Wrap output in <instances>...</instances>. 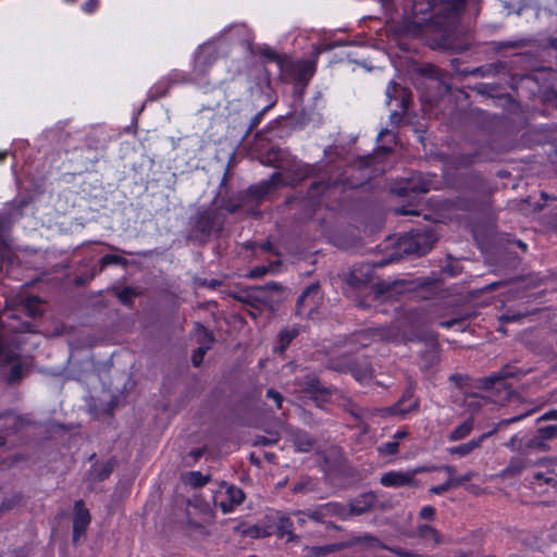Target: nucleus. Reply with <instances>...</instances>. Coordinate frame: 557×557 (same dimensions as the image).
I'll use <instances>...</instances> for the list:
<instances>
[{
  "instance_id": "20",
  "label": "nucleus",
  "mask_w": 557,
  "mask_h": 557,
  "mask_svg": "<svg viewBox=\"0 0 557 557\" xmlns=\"http://www.w3.org/2000/svg\"><path fill=\"white\" fill-rule=\"evenodd\" d=\"M318 292H319L318 284H311L301 293V295L298 297V300H297V309H298L299 313L305 309L306 304L309 300L311 301V307L309 310L311 311L315 307V305L318 302L317 301Z\"/></svg>"
},
{
  "instance_id": "15",
  "label": "nucleus",
  "mask_w": 557,
  "mask_h": 557,
  "mask_svg": "<svg viewBox=\"0 0 557 557\" xmlns=\"http://www.w3.org/2000/svg\"><path fill=\"white\" fill-rule=\"evenodd\" d=\"M289 72L297 82L309 81L315 72V63L312 61H297L289 64Z\"/></svg>"
},
{
  "instance_id": "6",
  "label": "nucleus",
  "mask_w": 557,
  "mask_h": 557,
  "mask_svg": "<svg viewBox=\"0 0 557 557\" xmlns=\"http://www.w3.org/2000/svg\"><path fill=\"white\" fill-rule=\"evenodd\" d=\"M421 469H413L410 471H388L381 475L380 483L386 487H401V486H416V474L421 472Z\"/></svg>"
},
{
  "instance_id": "61",
  "label": "nucleus",
  "mask_w": 557,
  "mask_h": 557,
  "mask_svg": "<svg viewBox=\"0 0 557 557\" xmlns=\"http://www.w3.org/2000/svg\"><path fill=\"white\" fill-rule=\"evenodd\" d=\"M408 436V432L405 431V430H398L394 436H393V440L394 441H397L399 443V441L406 438Z\"/></svg>"
},
{
  "instance_id": "18",
  "label": "nucleus",
  "mask_w": 557,
  "mask_h": 557,
  "mask_svg": "<svg viewBox=\"0 0 557 557\" xmlns=\"http://www.w3.org/2000/svg\"><path fill=\"white\" fill-rule=\"evenodd\" d=\"M385 94H386L388 104H391V102L394 99L398 100V98H400L399 101H400V108L403 109V111H406L408 109L409 101H410V95L407 92V90L405 88L391 82L386 87Z\"/></svg>"
},
{
  "instance_id": "44",
  "label": "nucleus",
  "mask_w": 557,
  "mask_h": 557,
  "mask_svg": "<svg viewBox=\"0 0 557 557\" xmlns=\"http://www.w3.org/2000/svg\"><path fill=\"white\" fill-rule=\"evenodd\" d=\"M436 510L433 506H423L419 511V518L426 521H433L435 519Z\"/></svg>"
},
{
  "instance_id": "5",
  "label": "nucleus",
  "mask_w": 557,
  "mask_h": 557,
  "mask_svg": "<svg viewBox=\"0 0 557 557\" xmlns=\"http://www.w3.org/2000/svg\"><path fill=\"white\" fill-rule=\"evenodd\" d=\"M32 198L27 195H20L8 202L0 212V220L3 223H14L24 215V210L30 205Z\"/></svg>"
},
{
  "instance_id": "43",
  "label": "nucleus",
  "mask_w": 557,
  "mask_h": 557,
  "mask_svg": "<svg viewBox=\"0 0 557 557\" xmlns=\"http://www.w3.org/2000/svg\"><path fill=\"white\" fill-rule=\"evenodd\" d=\"M454 478H448L447 481L441 485H435V486H432L429 492L431 494H434V495H441V494H444L445 492H447L450 487L455 486L454 483Z\"/></svg>"
},
{
  "instance_id": "22",
  "label": "nucleus",
  "mask_w": 557,
  "mask_h": 557,
  "mask_svg": "<svg viewBox=\"0 0 557 557\" xmlns=\"http://www.w3.org/2000/svg\"><path fill=\"white\" fill-rule=\"evenodd\" d=\"M435 238L433 234L420 235L417 233L413 238L416 245L413 251L418 255H425L432 247Z\"/></svg>"
},
{
  "instance_id": "16",
  "label": "nucleus",
  "mask_w": 557,
  "mask_h": 557,
  "mask_svg": "<svg viewBox=\"0 0 557 557\" xmlns=\"http://www.w3.org/2000/svg\"><path fill=\"white\" fill-rule=\"evenodd\" d=\"M282 174L280 172H275L271 175V177L267 181L260 182L258 185L251 186L249 191L252 196L257 198H263L277 186L283 185Z\"/></svg>"
},
{
  "instance_id": "40",
  "label": "nucleus",
  "mask_w": 557,
  "mask_h": 557,
  "mask_svg": "<svg viewBox=\"0 0 557 557\" xmlns=\"http://www.w3.org/2000/svg\"><path fill=\"white\" fill-rule=\"evenodd\" d=\"M23 376V369L20 364H15L13 366L9 373H8V376H7V381L10 383V384H14L16 382H18Z\"/></svg>"
},
{
  "instance_id": "34",
  "label": "nucleus",
  "mask_w": 557,
  "mask_h": 557,
  "mask_svg": "<svg viewBox=\"0 0 557 557\" xmlns=\"http://www.w3.org/2000/svg\"><path fill=\"white\" fill-rule=\"evenodd\" d=\"M527 448L545 451L549 447H548L546 441H544L539 434H536L534 437H532L531 440L528 441Z\"/></svg>"
},
{
  "instance_id": "37",
  "label": "nucleus",
  "mask_w": 557,
  "mask_h": 557,
  "mask_svg": "<svg viewBox=\"0 0 557 557\" xmlns=\"http://www.w3.org/2000/svg\"><path fill=\"white\" fill-rule=\"evenodd\" d=\"M40 301L36 297H29L24 301V308L29 312L30 315H36L40 312Z\"/></svg>"
},
{
  "instance_id": "36",
  "label": "nucleus",
  "mask_w": 557,
  "mask_h": 557,
  "mask_svg": "<svg viewBox=\"0 0 557 557\" xmlns=\"http://www.w3.org/2000/svg\"><path fill=\"white\" fill-rule=\"evenodd\" d=\"M484 404V398L479 397L476 395L469 396L466 398V405L472 412L479 411Z\"/></svg>"
},
{
  "instance_id": "1",
  "label": "nucleus",
  "mask_w": 557,
  "mask_h": 557,
  "mask_svg": "<svg viewBox=\"0 0 557 557\" xmlns=\"http://www.w3.org/2000/svg\"><path fill=\"white\" fill-rule=\"evenodd\" d=\"M465 0H381L386 13H397L400 10L417 27L434 24L446 29L453 25Z\"/></svg>"
},
{
  "instance_id": "46",
  "label": "nucleus",
  "mask_w": 557,
  "mask_h": 557,
  "mask_svg": "<svg viewBox=\"0 0 557 557\" xmlns=\"http://www.w3.org/2000/svg\"><path fill=\"white\" fill-rule=\"evenodd\" d=\"M295 168L301 178L310 176L315 171V165L310 164H295Z\"/></svg>"
},
{
  "instance_id": "57",
  "label": "nucleus",
  "mask_w": 557,
  "mask_h": 557,
  "mask_svg": "<svg viewBox=\"0 0 557 557\" xmlns=\"http://www.w3.org/2000/svg\"><path fill=\"white\" fill-rule=\"evenodd\" d=\"M263 116V111H260L258 112L252 119H251V122H250V126H249V129H253L255 127H257L261 121Z\"/></svg>"
},
{
  "instance_id": "13",
  "label": "nucleus",
  "mask_w": 557,
  "mask_h": 557,
  "mask_svg": "<svg viewBox=\"0 0 557 557\" xmlns=\"http://www.w3.org/2000/svg\"><path fill=\"white\" fill-rule=\"evenodd\" d=\"M196 227L202 234H210L221 230V221L215 210H206L198 215Z\"/></svg>"
},
{
  "instance_id": "3",
  "label": "nucleus",
  "mask_w": 557,
  "mask_h": 557,
  "mask_svg": "<svg viewBox=\"0 0 557 557\" xmlns=\"http://www.w3.org/2000/svg\"><path fill=\"white\" fill-rule=\"evenodd\" d=\"M244 499L245 494L242 488L223 483L220 485L214 496V505L220 508L223 513H230L234 511Z\"/></svg>"
},
{
  "instance_id": "11",
  "label": "nucleus",
  "mask_w": 557,
  "mask_h": 557,
  "mask_svg": "<svg viewBox=\"0 0 557 557\" xmlns=\"http://www.w3.org/2000/svg\"><path fill=\"white\" fill-rule=\"evenodd\" d=\"M376 502V495L373 492L363 493L354 498L347 507V519L352 515H362L369 511Z\"/></svg>"
},
{
  "instance_id": "62",
  "label": "nucleus",
  "mask_w": 557,
  "mask_h": 557,
  "mask_svg": "<svg viewBox=\"0 0 557 557\" xmlns=\"http://www.w3.org/2000/svg\"><path fill=\"white\" fill-rule=\"evenodd\" d=\"M518 319H520V315H510V314H508V313H507V314H504V315L502 317V321H504V322H512V321H516V320H518Z\"/></svg>"
},
{
  "instance_id": "45",
  "label": "nucleus",
  "mask_w": 557,
  "mask_h": 557,
  "mask_svg": "<svg viewBox=\"0 0 557 557\" xmlns=\"http://www.w3.org/2000/svg\"><path fill=\"white\" fill-rule=\"evenodd\" d=\"M530 413H531V411H528L525 413L518 414V416H515L509 419H503L496 424V426L494 429H496V432H497L503 426H506L510 423H515V422H519V421L523 420L525 417L530 416Z\"/></svg>"
},
{
  "instance_id": "48",
  "label": "nucleus",
  "mask_w": 557,
  "mask_h": 557,
  "mask_svg": "<svg viewBox=\"0 0 557 557\" xmlns=\"http://www.w3.org/2000/svg\"><path fill=\"white\" fill-rule=\"evenodd\" d=\"M265 396L267 398L272 399L274 401L277 409L282 408V403L284 398L278 392L274 391L273 388H270L268 389Z\"/></svg>"
},
{
  "instance_id": "28",
  "label": "nucleus",
  "mask_w": 557,
  "mask_h": 557,
  "mask_svg": "<svg viewBox=\"0 0 557 557\" xmlns=\"http://www.w3.org/2000/svg\"><path fill=\"white\" fill-rule=\"evenodd\" d=\"M527 468L524 459L516 457L511 458L507 467L504 469L505 475H516L521 473Z\"/></svg>"
},
{
  "instance_id": "39",
  "label": "nucleus",
  "mask_w": 557,
  "mask_h": 557,
  "mask_svg": "<svg viewBox=\"0 0 557 557\" xmlns=\"http://www.w3.org/2000/svg\"><path fill=\"white\" fill-rule=\"evenodd\" d=\"M297 335L298 331L296 329L282 331L280 333L282 349H284Z\"/></svg>"
},
{
  "instance_id": "59",
  "label": "nucleus",
  "mask_w": 557,
  "mask_h": 557,
  "mask_svg": "<svg viewBox=\"0 0 557 557\" xmlns=\"http://www.w3.org/2000/svg\"><path fill=\"white\" fill-rule=\"evenodd\" d=\"M352 375H354V376L356 377V380H358L359 382H363V381H366V380H368V379H370V377H371V374H370V373H368V372L360 373V372H358V371H356V370H352Z\"/></svg>"
},
{
  "instance_id": "53",
  "label": "nucleus",
  "mask_w": 557,
  "mask_h": 557,
  "mask_svg": "<svg viewBox=\"0 0 557 557\" xmlns=\"http://www.w3.org/2000/svg\"><path fill=\"white\" fill-rule=\"evenodd\" d=\"M98 8V0H88L83 5L82 9L85 13L91 14Z\"/></svg>"
},
{
  "instance_id": "50",
  "label": "nucleus",
  "mask_w": 557,
  "mask_h": 557,
  "mask_svg": "<svg viewBox=\"0 0 557 557\" xmlns=\"http://www.w3.org/2000/svg\"><path fill=\"white\" fill-rule=\"evenodd\" d=\"M506 446L513 451L519 450L521 446V440L518 434L512 435L506 443Z\"/></svg>"
},
{
  "instance_id": "23",
  "label": "nucleus",
  "mask_w": 557,
  "mask_h": 557,
  "mask_svg": "<svg viewBox=\"0 0 557 557\" xmlns=\"http://www.w3.org/2000/svg\"><path fill=\"white\" fill-rule=\"evenodd\" d=\"M286 152L281 149H272L265 156V159L262 161L264 164L272 165L276 169L286 170L287 165L284 162V156Z\"/></svg>"
},
{
  "instance_id": "12",
  "label": "nucleus",
  "mask_w": 557,
  "mask_h": 557,
  "mask_svg": "<svg viewBox=\"0 0 557 557\" xmlns=\"http://www.w3.org/2000/svg\"><path fill=\"white\" fill-rule=\"evenodd\" d=\"M419 403L417 399H412L411 391H406L401 399L395 405L385 409V412L389 416H399L404 418L407 413L417 410Z\"/></svg>"
},
{
  "instance_id": "58",
  "label": "nucleus",
  "mask_w": 557,
  "mask_h": 557,
  "mask_svg": "<svg viewBox=\"0 0 557 557\" xmlns=\"http://www.w3.org/2000/svg\"><path fill=\"white\" fill-rule=\"evenodd\" d=\"M394 552L400 556V557H419L418 554L416 553H412V552H409V550H406V549H403V548H397V549H394Z\"/></svg>"
},
{
  "instance_id": "35",
  "label": "nucleus",
  "mask_w": 557,
  "mask_h": 557,
  "mask_svg": "<svg viewBox=\"0 0 557 557\" xmlns=\"http://www.w3.org/2000/svg\"><path fill=\"white\" fill-rule=\"evenodd\" d=\"M111 264L126 265L127 260L125 258H123L121 256H116V255H106L101 258V260H100L101 268H104V267L111 265Z\"/></svg>"
},
{
  "instance_id": "2",
  "label": "nucleus",
  "mask_w": 557,
  "mask_h": 557,
  "mask_svg": "<svg viewBox=\"0 0 557 557\" xmlns=\"http://www.w3.org/2000/svg\"><path fill=\"white\" fill-rule=\"evenodd\" d=\"M219 51L214 42H206L199 47L195 58L194 70L191 72V79L195 84L202 88L210 86L209 81L206 78L208 69L218 60Z\"/></svg>"
},
{
  "instance_id": "30",
  "label": "nucleus",
  "mask_w": 557,
  "mask_h": 557,
  "mask_svg": "<svg viewBox=\"0 0 557 557\" xmlns=\"http://www.w3.org/2000/svg\"><path fill=\"white\" fill-rule=\"evenodd\" d=\"M315 487L313 480L309 476H304L293 484L292 491L295 494H305L312 492Z\"/></svg>"
},
{
  "instance_id": "32",
  "label": "nucleus",
  "mask_w": 557,
  "mask_h": 557,
  "mask_svg": "<svg viewBox=\"0 0 557 557\" xmlns=\"http://www.w3.org/2000/svg\"><path fill=\"white\" fill-rule=\"evenodd\" d=\"M261 54L271 62H275L280 69H284L286 64V58L280 55L275 50L267 47L261 50Z\"/></svg>"
},
{
  "instance_id": "27",
  "label": "nucleus",
  "mask_w": 557,
  "mask_h": 557,
  "mask_svg": "<svg viewBox=\"0 0 557 557\" xmlns=\"http://www.w3.org/2000/svg\"><path fill=\"white\" fill-rule=\"evenodd\" d=\"M342 548V544H329L323 546H312L308 548L309 557H323Z\"/></svg>"
},
{
  "instance_id": "38",
  "label": "nucleus",
  "mask_w": 557,
  "mask_h": 557,
  "mask_svg": "<svg viewBox=\"0 0 557 557\" xmlns=\"http://www.w3.org/2000/svg\"><path fill=\"white\" fill-rule=\"evenodd\" d=\"M537 434L546 442L552 438H555L557 437V425L540 428L537 430Z\"/></svg>"
},
{
  "instance_id": "33",
  "label": "nucleus",
  "mask_w": 557,
  "mask_h": 557,
  "mask_svg": "<svg viewBox=\"0 0 557 557\" xmlns=\"http://www.w3.org/2000/svg\"><path fill=\"white\" fill-rule=\"evenodd\" d=\"M398 447H399L398 442L393 440V441L381 444L377 447V451L382 456H394L397 454Z\"/></svg>"
},
{
  "instance_id": "64",
  "label": "nucleus",
  "mask_w": 557,
  "mask_h": 557,
  "mask_svg": "<svg viewBox=\"0 0 557 557\" xmlns=\"http://www.w3.org/2000/svg\"><path fill=\"white\" fill-rule=\"evenodd\" d=\"M385 136H392L391 132L388 129H382L380 133H379V136H377V139H382L383 137Z\"/></svg>"
},
{
  "instance_id": "42",
  "label": "nucleus",
  "mask_w": 557,
  "mask_h": 557,
  "mask_svg": "<svg viewBox=\"0 0 557 557\" xmlns=\"http://www.w3.org/2000/svg\"><path fill=\"white\" fill-rule=\"evenodd\" d=\"M292 522L289 519H281L278 531L281 536H287V541H292L294 539L293 532L290 531Z\"/></svg>"
},
{
  "instance_id": "51",
  "label": "nucleus",
  "mask_w": 557,
  "mask_h": 557,
  "mask_svg": "<svg viewBox=\"0 0 557 557\" xmlns=\"http://www.w3.org/2000/svg\"><path fill=\"white\" fill-rule=\"evenodd\" d=\"M267 272H268V267H264V265H262V267H256V268H253V269H251V270L249 271L248 276H249L250 278H258V277L263 276Z\"/></svg>"
},
{
  "instance_id": "26",
  "label": "nucleus",
  "mask_w": 557,
  "mask_h": 557,
  "mask_svg": "<svg viewBox=\"0 0 557 557\" xmlns=\"http://www.w3.org/2000/svg\"><path fill=\"white\" fill-rule=\"evenodd\" d=\"M112 470L113 463L107 461L102 465L95 466L90 472V476L94 481H103L111 474Z\"/></svg>"
},
{
  "instance_id": "52",
  "label": "nucleus",
  "mask_w": 557,
  "mask_h": 557,
  "mask_svg": "<svg viewBox=\"0 0 557 557\" xmlns=\"http://www.w3.org/2000/svg\"><path fill=\"white\" fill-rule=\"evenodd\" d=\"M134 296V293L131 288H124L117 294L119 299L123 304H127L131 301L132 297Z\"/></svg>"
},
{
  "instance_id": "56",
  "label": "nucleus",
  "mask_w": 557,
  "mask_h": 557,
  "mask_svg": "<svg viewBox=\"0 0 557 557\" xmlns=\"http://www.w3.org/2000/svg\"><path fill=\"white\" fill-rule=\"evenodd\" d=\"M513 373L510 371L509 367H505L500 370V372L498 373V375L492 377L493 381H496V380H502V379H506V377H509V376H512Z\"/></svg>"
},
{
  "instance_id": "8",
  "label": "nucleus",
  "mask_w": 557,
  "mask_h": 557,
  "mask_svg": "<svg viewBox=\"0 0 557 557\" xmlns=\"http://www.w3.org/2000/svg\"><path fill=\"white\" fill-rule=\"evenodd\" d=\"M90 523L89 510L85 507L83 500H76L74 505L73 519V542H78Z\"/></svg>"
},
{
  "instance_id": "63",
  "label": "nucleus",
  "mask_w": 557,
  "mask_h": 557,
  "mask_svg": "<svg viewBox=\"0 0 557 557\" xmlns=\"http://www.w3.org/2000/svg\"><path fill=\"white\" fill-rule=\"evenodd\" d=\"M534 478H535L536 480H544V482H545L546 484H550V483L554 481V479H553V478H550V476H549V478H545L542 473H536V474L534 475Z\"/></svg>"
},
{
  "instance_id": "41",
  "label": "nucleus",
  "mask_w": 557,
  "mask_h": 557,
  "mask_svg": "<svg viewBox=\"0 0 557 557\" xmlns=\"http://www.w3.org/2000/svg\"><path fill=\"white\" fill-rule=\"evenodd\" d=\"M235 29L238 35L242 36V41L249 42L250 41V32L247 28L246 24H234L228 27L227 32Z\"/></svg>"
},
{
  "instance_id": "17",
  "label": "nucleus",
  "mask_w": 557,
  "mask_h": 557,
  "mask_svg": "<svg viewBox=\"0 0 557 557\" xmlns=\"http://www.w3.org/2000/svg\"><path fill=\"white\" fill-rule=\"evenodd\" d=\"M0 420L3 421L1 424L3 431L5 432V435H0V445L5 444V436L10 432H16L23 428L25 424L24 419H22L20 416H16L14 413L8 412L2 416H0Z\"/></svg>"
},
{
  "instance_id": "21",
  "label": "nucleus",
  "mask_w": 557,
  "mask_h": 557,
  "mask_svg": "<svg viewBox=\"0 0 557 557\" xmlns=\"http://www.w3.org/2000/svg\"><path fill=\"white\" fill-rule=\"evenodd\" d=\"M474 424L473 419L469 418L466 421L457 425L449 434L448 441L458 442L466 438L473 431Z\"/></svg>"
},
{
  "instance_id": "10",
  "label": "nucleus",
  "mask_w": 557,
  "mask_h": 557,
  "mask_svg": "<svg viewBox=\"0 0 557 557\" xmlns=\"http://www.w3.org/2000/svg\"><path fill=\"white\" fill-rule=\"evenodd\" d=\"M418 537L426 547L435 548L443 543V535L432 525L420 524L416 531L410 535Z\"/></svg>"
},
{
  "instance_id": "19",
  "label": "nucleus",
  "mask_w": 557,
  "mask_h": 557,
  "mask_svg": "<svg viewBox=\"0 0 557 557\" xmlns=\"http://www.w3.org/2000/svg\"><path fill=\"white\" fill-rule=\"evenodd\" d=\"M292 442L297 451L307 453L313 447L314 440L305 431L297 430L292 434Z\"/></svg>"
},
{
  "instance_id": "49",
  "label": "nucleus",
  "mask_w": 557,
  "mask_h": 557,
  "mask_svg": "<svg viewBox=\"0 0 557 557\" xmlns=\"http://www.w3.org/2000/svg\"><path fill=\"white\" fill-rule=\"evenodd\" d=\"M294 517L298 525H304L309 518V509L294 512Z\"/></svg>"
},
{
  "instance_id": "31",
  "label": "nucleus",
  "mask_w": 557,
  "mask_h": 557,
  "mask_svg": "<svg viewBox=\"0 0 557 557\" xmlns=\"http://www.w3.org/2000/svg\"><path fill=\"white\" fill-rule=\"evenodd\" d=\"M331 187V182L325 181H314L309 188V197L312 200H315L320 195H322L325 190Z\"/></svg>"
},
{
  "instance_id": "47",
  "label": "nucleus",
  "mask_w": 557,
  "mask_h": 557,
  "mask_svg": "<svg viewBox=\"0 0 557 557\" xmlns=\"http://www.w3.org/2000/svg\"><path fill=\"white\" fill-rule=\"evenodd\" d=\"M406 190H410L413 193L424 194L430 190V185L428 182H422L419 185L413 184V182L409 183L406 187Z\"/></svg>"
},
{
  "instance_id": "29",
  "label": "nucleus",
  "mask_w": 557,
  "mask_h": 557,
  "mask_svg": "<svg viewBox=\"0 0 557 557\" xmlns=\"http://www.w3.org/2000/svg\"><path fill=\"white\" fill-rule=\"evenodd\" d=\"M185 483L194 486V487H200L206 485L209 482V476L203 475L199 471H190L188 472L184 478Z\"/></svg>"
},
{
  "instance_id": "14",
  "label": "nucleus",
  "mask_w": 557,
  "mask_h": 557,
  "mask_svg": "<svg viewBox=\"0 0 557 557\" xmlns=\"http://www.w3.org/2000/svg\"><path fill=\"white\" fill-rule=\"evenodd\" d=\"M496 433V429H493L490 432H486L482 435H480L476 438H472L467 443L449 447L447 450L450 455H458L460 457L468 456L471 454L474 449H478L482 446L483 442Z\"/></svg>"
},
{
  "instance_id": "9",
  "label": "nucleus",
  "mask_w": 557,
  "mask_h": 557,
  "mask_svg": "<svg viewBox=\"0 0 557 557\" xmlns=\"http://www.w3.org/2000/svg\"><path fill=\"white\" fill-rule=\"evenodd\" d=\"M195 332L198 336V342L200 344L199 348L194 352L191 357V361L195 367H199L202 362V359L206 352L211 348V344L213 343L212 335L203 327L201 324L196 323Z\"/></svg>"
},
{
  "instance_id": "60",
  "label": "nucleus",
  "mask_w": 557,
  "mask_h": 557,
  "mask_svg": "<svg viewBox=\"0 0 557 557\" xmlns=\"http://www.w3.org/2000/svg\"><path fill=\"white\" fill-rule=\"evenodd\" d=\"M438 469L442 471H445L448 474V478H455L454 476V474L456 472L455 467L449 466V465H444V466H441Z\"/></svg>"
},
{
  "instance_id": "25",
  "label": "nucleus",
  "mask_w": 557,
  "mask_h": 557,
  "mask_svg": "<svg viewBox=\"0 0 557 557\" xmlns=\"http://www.w3.org/2000/svg\"><path fill=\"white\" fill-rule=\"evenodd\" d=\"M371 269L366 267V270L362 269L352 270L349 276V284L352 286H362L366 285L370 281Z\"/></svg>"
},
{
  "instance_id": "7",
  "label": "nucleus",
  "mask_w": 557,
  "mask_h": 557,
  "mask_svg": "<svg viewBox=\"0 0 557 557\" xmlns=\"http://www.w3.org/2000/svg\"><path fill=\"white\" fill-rule=\"evenodd\" d=\"M397 337V332L389 326L369 327L360 331L357 334V342L362 346H368L376 341H394Z\"/></svg>"
},
{
  "instance_id": "4",
  "label": "nucleus",
  "mask_w": 557,
  "mask_h": 557,
  "mask_svg": "<svg viewBox=\"0 0 557 557\" xmlns=\"http://www.w3.org/2000/svg\"><path fill=\"white\" fill-rule=\"evenodd\" d=\"M347 507L337 502H330L309 508L310 520L317 523H329L331 519L347 520Z\"/></svg>"
},
{
  "instance_id": "55",
  "label": "nucleus",
  "mask_w": 557,
  "mask_h": 557,
  "mask_svg": "<svg viewBox=\"0 0 557 557\" xmlns=\"http://www.w3.org/2000/svg\"><path fill=\"white\" fill-rule=\"evenodd\" d=\"M472 478H473V472H468L460 478H454L453 483L455 486H459V485L463 484L465 482L470 481Z\"/></svg>"
},
{
  "instance_id": "24",
  "label": "nucleus",
  "mask_w": 557,
  "mask_h": 557,
  "mask_svg": "<svg viewBox=\"0 0 557 557\" xmlns=\"http://www.w3.org/2000/svg\"><path fill=\"white\" fill-rule=\"evenodd\" d=\"M302 391L311 395H329L330 389L321 385L319 379L312 376L308 377L305 383Z\"/></svg>"
},
{
  "instance_id": "54",
  "label": "nucleus",
  "mask_w": 557,
  "mask_h": 557,
  "mask_svg": "<svg viewBox=\"0 0 557 557\" xmlns=\"http://www.w3.org/2000/svg\"><path fill=\"white\" fill-rule=\"evenodd\" d=\"M557 420V409H552L542 414L537 421Z\"/></svg>"
}]
</instances>
